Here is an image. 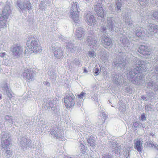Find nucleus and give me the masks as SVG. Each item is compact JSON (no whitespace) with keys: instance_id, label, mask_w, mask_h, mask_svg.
Segmentation results:
<instances>
[{"instance_id":"f257e3e1","label":"nucleus","mask_w":158,"mask_h":158,"mask_svg":"<svg viewBox=\"0 0 158 158\" xmlns=\"http://www.w3.org/2000/svg\"><path fill=\"white\" fill-rule=\"evenodd\" d=\"M127 78L132 83L139 85L143 76L141 73V70L137 66L133 67L127 73Z\"/></svg>"},{"instance_id":"f03ea898","label":"nucleus","mask_w":158,"mask_h":158,"mask_svg":"<svg viewBox=\"0 0 158 158\" xmlns=\"http://www.w3.org/2000/svg\"><path fill=\"white\" fill-rule=\"evenodd\" d=\"M106 27L102 26L100 28V31L103 33H106L108 31H114V28H118L119 25L114 21L113 17H108L107 19Z\"/></svg>"},{"instance_id":"7ed1b4c3","label":"nucleus","mask_w":158,"mask_h":158,"mask_svg":"<svg viewBox=\"0 0 158 158\" xmlns=\"http://www.w3.org/2000/svg\"><path fill=\"white\" fill-rule=\"evenodd\" d=\"M124 53L122 52H119L118 55V57L117 59H114L113 61L114 64L117 67H119L122 69H124L126 67V62L124 59L123 55Z\"/></svg>"},{"instance_id":"20e7f679","label":"nucleus","mask_w":158,"mask_h":158,"mask_svg":"<svg viewBox=\"0 0 158 158\" xmlns=\"http://www.w3.org/2000/svg\"><path fill=\"white\" fill-rule=\"evenodd\" d=\"M76 2H73L70 11L71 17L76 23H78L79 20V13L78 11Z\"/></svg>"},{"instance_id":"39448f33","label":"nucleus","mask_w":158,"mask_h":158,"mask_svg":"<svg viewBox=\"0 0 158 158\" xmlns=\"http://www.w3.org/2000/svg\"><path fill=\"white\" fill-rule=\"evenodd\" d=\"M11 51L14 56L17 58L20 57L23 52V49L19 43L14 44L11 47Z\"/></svg>"},{"instance_id":"423d86ee","label":"nucleus","mask_w":158,"mask_h":158,"mask_svg":"<svg viewBox=\"0 0 158 158\" xmlns=\"http://www.w3.org/2000/svg\"><path fill=\"white\" fill-rule=\"evenodd\" d=\"M19 144L23 150L26 148L27 147L30 148L33 147V144L31 140L25 136L20 137Z\"/></svg>"},{"instance_id":"0eeeda50","label":"nucleus","mask_w":158,"mask_h":158,"mask_svg":"<svg viewBox=\"0 0 158 158\" xmlns=\"http://www.w3.org/2000/svg\"><path fill=\"white\" fill-rule=\"evenodd\" d=\"M102 0H98L95 2L94 6V11L96 13L97 15L101 18H103L104 16V12L102 7Z\"/></svg>"},{"instance_id":"6e6552de","label":"nucleus","mask_w":158,"mask_h":158,"mask_svg":"<svg viewBox=\"0 0 158 158\" xmlns=\"http://www.w3.org/2000/svg\"><path fill=\"white\" fill-rule=\"evenodd\" d=\"M43 106L46 109L51 108L52 110L56 112L57 110V103L56 99L48 102L44 101L43 104Z\"/></svg>"},{"instance_id":"1a4fd4ad","label":"nucleus","mask_w":158,"mask_h":158,"mask_svg":"<svg viewBox=\"0 0 158 158\" xmlns=\"http://www.w3.org/2000/svg\"><path fill=\"white\" fill-rule=\"evenodd\" d=\"M50 132L52 135L58 139H63L64 137L63 132L61 131L60 128L58 127L57 125H55L51 129Z\"/></svg>"},{"instance_id":"9d476101","label":"nucleus","mask_w":158,"mask_h":158,"mask_svg":"<svg viewBox=\"0 0 158 158\" xmlns=\"http://www.w3.org/2000/svg\"><path fill=\"white\" fill-rule=\"evenodd\" d=\"M75 97L72 94H69L64 98V102L66 108L71 107L75 104Z\"/></svg>"},{"instance_id":"9b49d317","label":"nucleus","mask_w":158,"mask_h":158,"mask_svg":"<svg viewBox=\"0 0 158 158\" xmlns=\"http://www.w3.org/2000/svg\"><path fill=\"white\" fill-rule=\"evenodd\" d=\"M17 5L22 12L29 10L31 8V3L28 0H24L23 2H21L20 1H18Z\"/></svg>"},{"instance_id":"f8f14e48","label":"nucleus","mask_w":158,"mask_h":158,"mask_svg":"<svg viewBox=\"0 0 158 158\" xmlns=\"http://www.w3.org/2000/svg\"><path fill=\"white\" fill-rule=\"evenodd\" d=\"M101 42L105 48L112 46L113 42L112 40L108 36L102 35L101 38Z\"/></svg>"},{"instance_id":"ddd939ff","label":"nucleus","mask_w":158,"mask_h":158,"mask_svg":"<svg viewBox=\"0 0 158 158\" xmlns=\"http://www.w3.org/2000/svg\"><path fill=\"white\" fill-rule=\"evenodd\" d=\"M134 59L136 60L135 65L139 68V70H141V73H142L143 71L147 67V61L138 59L136 57Z\"/></svg>"},{"instance_id":"4468645a","label":"nucleus","mask_w":158,"mask_h":158,"mask_svg":"<svg viewBox=\"0 0 158 158\" xmlns=\"http://www.w3.org/2000/svg\"><path fill=\"white\" fill-rule=\"evenodd\" d=\"M34 76V71L31 69H27L25 70L23 73V77L29 81H32Z\"/></svg>"},{"instance_id":"2eb2a0df","label":"nucleus","mask_w":158,"mask_h":158,"mask_svg":"<svg viewBox=\"0 0 158 158\" xmlns=\"http://www.w3.org/2000/svg\"><path fill=\"white\" fill-rule=\"evenodd\" d=\"M110 143L111 145L110 147L112 151L115 154L119 155L121 152V147L118 146V143L115 141H110Z\"/></svg>"},{"instance_id":"dca6fc26","label":"nucleus","mask_w":158,"mask_h":158,"mask_svg":"<svg viewBox=\"0 0 158 158\" xmlns=\"http://www.w3.org/2000/svg\"><path fill=\"white\" fill-rule=\"evenodd\" d=\"M86 42L88 45L94 49H96L98 46V41L91 36L87 37Z\"/></svg>"},{"instance_id":"f3484780","label":"nucleus","mask_w":158,"mask_h":158,"mask_svg":"<svg viewBox=\"0 0 158 158\" xmlns=\"http://www.w3.org/2000/svg\"><path fill=\"white\" fill-rule=\"evenodd\" d=\"M52 50L54 53V55L57 59H60L63 57V52L60 48H55L52 45Z\"/></svg>"},{"instance_id":"a211bd4d","label":"nucleus","mask_w":158,"mask_h":158,"mask_svg":"<svg viewBox=\"0 0 158 158\" xmlns=\"http://www.w3.org/2000/svg\"><path fill=\"white\" fill-rule=\"evenodd\" d=\"M138 51L143 55H149L151 54V52L147 46L142 45L139 46Z\"/></svg>"},{"instance_id":"6ab92c4d","label":"nucleus","mask_w":158,"mask_h":158,"mask_svg":"<svg viewBox=\"0 0 158 158\" xmlns=\"http://www.w3.org/2000/svg\"><path fill=\"white\" fill-rule=\"evenodd\" d=\"M84 28L81 27H79L77 28L75 35L78 39L81 40L84 37Z\"/></svg>"},{"instance_id":"aec40b11","label":"nucleus","mask_w":158,"mask_h":158,"mask_svg":"<svg viewBox=\"0 0 158 158\" xmlns=\"http://www.w3.org/2000/svg\"><path fill=\"white\" fill-rule=\"evenodd\" d=\"M135 35L139 37L142 38L143 37L147 36V30L144 31L143 28L139 27L135 31Z\"/></svg>"},{"instance_id":"412c9836","label":"nucleus","mask_w":158,"mask_h":158,"mask_svg":"<svg viewBox=\"0 0 158 158\" xmlns=\"http://www.w3.org/2000/svg\"><path fill=\"white\" fill-rule=\"evenodd\" d=\"M3 93L4 94L7 95L9 99H10L12 97V93L9 89L7 84H6L4 86L2 87Z\"/></svg>"},{"instance_id":"4be33fe9","label":"nucleus","mask_w":158,"mask_h":158,"mask_svg":"<svg viewBox=\"0 0 158 158\" xmlns=\"http://www.w3.org/2000/svg\"><path fill=\"white\" fill-rule=\"evenodd\" d=\"M113 81L114 83L116 84L117 85H120V81L122 82V80L123 79V76L121 75H117L116 74H113L112 75Z\"/></svg>"},{"instance_id":"5701e85b","label":"nucleus","mask_w":158,"mask_h":158,"mask_svg":"<svg viewBox=\"0 0 158 158\" xmlns=\"http://www.w3.org/2000/svg\"><path fill=\"white\" fill-rule=\"evenodd\" d=\"M32 46L31 50L34 52H40L41 51V47L37 40L36 41H35V42L33 44Z\"/></svg>"},{"instance_id":"b1692460","label":"nucleus","mask_w":158,"mask_h":158,"mask_svg":"<svg viewBox=\"0 0 158 158\" xmlns=\"http://www.w3.org/2000/svg\"><path fill=\"white\" fill-rule=\"evenodd\" d=\"M4 123L8 126L11 127L14 123L13 117L8 115L5 116L4 117Z\"/></svg>"},{"instance_id":"393cba45","label":"nucleus","mask_w":158,"mask_h":158,"mask_svg":"<svg viewBox=\"0 0 158 158\" xmlns=\"http://www.w3.org/2000/svg\"><path fill=\"white\" fill-rule=\"evenodd\" d=\"M100 53L99 56L100 59L105 63L107 62L109 58V53L103 50L101 51Z\"/></svg>"},{"instance_id":"a878e982","label":"nucleus","mask_w":158,"mask_h":158,"mask_svg":"<svg viewBox=\"0 0 158 158\" xmlns=\"http://www.w3.org/2000/svg\"><path fill=\"white\" fill-rule=\"evenodd\" d=\"M124 19L127 28H131L134 26L133 22L131 19L129 14H127L126 15L124 18Z\"/></svg>"},{"instance_id":"bb28decb","label":"nucleus","mask_w":158,"mask_h":158,"mask_svg":"<svg viewBox=\"0 0 158 158\" xmlns=\"http://www.w3.org/2000/svg\"><path fill=\"white\" fill-rule=\"evenodd\" d=\"M120 40L124 47L129 48L130 43L129 40L125 35V34H123V37L121 38Z\"/></svg>"},{"instance_id":"cd10ccee","label":"nucleus","mask_w":158,"mask_h":158,"mask_svg":"<svg viewBox=\"0 0 158 158\" xmlns=\"http://www.w3.org/2000/svg\"><path fill=\"white\" fill-rule=\"evenodd\" d=\"M11 10L9 5H6L2 11V15L8 18V16L11 13Z\"/></svg>"},{"instance_id":"c85d7f7f","label":"nucleus","mask_w":158,"mask_h":158,"mask_svg":"<svg viewBox=\"0 0 158 158\" xmlns=\"http://www.w3.org/2000/svg\"><path fill=\"white\" fill-rule=\"evenodd\" d=\"M155 25L152 23L149 24L147 27V37H151L154 34V27H153Z\"/></svg>"},{"instance_id":"c756f323","label":"nucleus","mask_w":158,"mask_h":158,"mask_svg":"<svg viewBox=\"0 0 158 158\" xmlns=\"http://www.w3.org/2000/svg\"><path fill=\"white\" fill-rule=\"evenodd\" d=\"M51 3V0H41L39 5V7L40 9H45L47 5Z\"/></svg>"},{"instance_id":"7c9ffc66","label":"nucleus","mask_w":158,"mask_h":158,"mask_svg":"<svg viewBox=\"0 0 158 158\" xmlns=\"http://www.w3.org/2000/svg\"><path fill=\"white\" fill-rule=\"evenodd\" d=\"M37 40L34 37H31L28 39L26 42V45L30 49H31L32 47V45Z\"/></svg>"},{"instance_id":"2f4dec72","label":"nucleus","mask_w":158,"mask_h":158,"mask_svg":"<svg viewBox=\"0 0 158 158\" xmlns=\"http://www.w3.org/2000/svg\"><path fill=\"white\" fill-rule=\"evenodd\" d=\"M134 147L139 152H141L142 150V143L139 140L136 141L134 143Z\"/></svg>"},{"instance_id":"473e14b6","label":"nucleus","mask_w":158,"mask_h":158,"mask_svg":"<svg viewBox=\"0 0 158 158\" xmlns=\"http://www.w3.org/2000/svg\"><path fill=\"white\" fill-rule=\"evenodd\" d=\"M10 138L5 140H1V147L3 148H6L10 144Z\"/></svg>"},{"instance_id":"72a5a7b5","label":"nucleus","mask_w":158,"mask_h":158,"mask_svg":"<svg viewBox=\"0 0 158 158\" xmlns=\"http://www.w3.org/2000/svg\"><path fill=\"white\" fill-rule=\"evenodd\" d=\"M86 139L88 144L90 146L92 147H94L95 146L96 144L95 143V140L94 137L93 136H88L87 137V136H86Z\"/></svg>"},{"instance_id":"f704fd0d","label":"nucleus","mask_w":158,"mask_h":158,"mask_svg":"<svg viewBox=\"0 0 158 158\" xmlns=\"http://www.w3.org/2000/svg\"><path fill=\"white\" fill-rule=\"evenodd\" d=\"M48 73L49 75V78L52 81H55L56 78V75L55 73L53 70H50L48 71Z\"/></svg>"},{"instance_id":"c9c22d12","label":"nucleus","mask_w":158,"mask_h":158,"mask_svg":"<svg viewBox=\"0 0 158 158\" xmlns=\"http://www.w3.org/2000/svg\"><path fill=\"white\" fill-rule=\"evenodd\" d=\"M8 18L2 15L0 17V27H3L6 26V20Z\"/></svg>"},{"instance_id":"e433bc0d","label":"nucleus","mask_w":158,"mask_h":158,"mask_svg":"<svg viewBox=\"0 0 158 158\" xmlns=\"http://www.w3.org/2000/svg\"><path fill=\"white\" fill-rule=\"evenodd\" d=\"M90 17V18H89L88 20H86L85 21L88 25L90 26H91L92 24H95L96 20L93 15L91 16Z\"/></svg>"},{"instance_id":"4c0bfd02","label":"nucleus","mask_w":158,"mask_h":158,"mask_svg":"<svg viewBox=\"0 0 158 158\" xmlns=\"http://www.w3.org/2000/svg\"><path fill=\"white\" fill-rule=\"evenodd\" d=\"M66 44V48L68 49V50L69 51L72 52L74 51L73 49L74 45L71 42H69L67 43V42H65Z\"/></svg>"},{"instance_id":"58836bf2","label":"nucleus","mask_w":158,"mask_h":158,"mask_svg":"<svg viewBox=\"0 0 158 158\" xmlns=\"http://www.w3.org/2000/svg\"><path fill=\"white\" fill-rule=\"evenodd\" d=\"M24 122V126L27 127H31L33 124V122L28 118L25 119Z\"/></svg>"},{"instance_id":"ea45409f","label":"nucleus","mask_w":158,"mask_h":158,"mask_svg":"<svg viewBox=\"0 0 158 158\" xmlns=\"http://www.w3.org/2000/svg\"><path fill=\"white\" fill-rule=\"evenodd\" d=\"M122 4L121 2L119 1H117L115 4V11L118 12L119 11L120 8L122 6Z\"/></svg>"},{"instance_id":"a19ab883","label":"nucleus","mask_w":158,"mask_h":158,"mask_svg":"<svg viewBox=\"0 0 158 158\" xmlns=\"http://www.w3.org/2000/svg\"><path fill=\"white\" fill-rule=\"evenodd\" d=\"M92 13L90 11H86L84 14V19L85 21L86 20H88L89 18H90V16H92Z\"/></svg>"},{"instance_id":"79ce46f5","label":"nucleus","mask_w":158,"mask_h":158,"mask_svg":"<svg viewBox=\"0 0 158 158\" xmlns=\"http://www.w3.org/2000/svg\"><path fill=\"white\" fill-rule=\"evenodd\" d=\"M2 137L1 140H5L9 138V134L6 132H3L2 133Z\"/></svg>"},{"instance_id":"37998d69","label":"nucleus","mask_w":158,"mask_h":158,"mask_svg":"<svg viewBox=\"0 0 158 158\" xmlns=\"http://www.w3.org/2000/svg\"><path fill=\"white\" fill-rule=\"evenodd\" d=\"M80 143V145L79 147L80 148V149L81 151L82 152H85V144L83 141L82 142H81Z\"/></svg>"},{"instance_id":"c03bdc74","label":"nucleus","mask_w":158,"mask_h":158,"mask_svg":"<svg viewBox=\"0 0 158 158\" xmlns=\"http://www.w3.org/2000/svg\"><path fill=\"white\" fill-rule=\"evenodd\" d=\"M81 64V63L79 61V60L78 59H75L73 61L71 62V63H70V65L71 64L72 65H80Z\"/></svg>"},{"instance_id":"a18cd8bd","label":"nucleus","mask_w":158,"mask_h":158,"mask_svg":"<svg viewBox=\"0 0 158 158\" xmlns=\"http://www.w3.org/2000/svg\"><path fill=\"white\" fill-rule=\"evenodd\" d=\"M155 85V83H153L152 81H150L146 83V86L148 88H151L153 86H154Z\"/></svg>"},{"instance_id":"49530a36","label":"nucleus","mask_w":158,"mask_h":158,"mask_svg":"<svg viewBox=\"0 0 158 158\" xmlns=\"http://www.w3.org/2000/svg\"><path fill=\"white\" fill-rule=\"evenodd\" d=\"M5 155L7 158L10 157L12 155L11 151L10 150H6L5 152Z\"/></svg>"},{"instance_id":"de8ad7c7","label":"nucleus","mask_w":158,"mask_h":158,"mask_svg":"<svg viewBox=\"0 0 158 158\" xmlns=\"http://www.w3.org/2000/svg\"><path fill=\"white\" fill-rule=\"evenodd\" d=\"M152 15L153 18L157 20L158 21V10H155L153 12Z\"/></svg>"},{"instance_id":"09e8293b","label":"nucleus","mask_w":158,"mask_h":158,"mask_svg":"<svg viewBox=\"0 0 158 158\" xmlns=\"http://www.w3.org/2000/svg\"><path fill=\"white\" fill-rule=\"evenodd\" d=\"M125 106L124 104L121 102L119 104L118 109L119 110H121L123 111L124 109H125Z\"/></svg>"},{"instance_id":"8fccbe9b","label":"nucleus","mask_w":158,"mask_h":158,"mask_svg":"<svg viewBox=\"0 0 158 158\" xmlns=\"http://www.w3.org/2000/svg\"><path fill=\"white\" fill-rule=\"evenodd\" d=\"M88 56L90 57L94 58L96 56L94 54V51H89L88 54Z\"/></svg>"},{"instance_id":"3c124183","label":"nucleus","mask_w":158,"mask_h":158,"mask_svg":"<svg viewBox=\"0 0 158 158\" xmlns=\"http://www.w3.org/2000/svg\"><path fill=\"white\" fill-rule=\"evenodd\" d=\"M93 72L95 76L98 75L99 73V69L95 66Z\"/></svg>"},{"instance_id":"603ef678","label":"nucleus","mask_w":158,"mask_h":158,"mask_svg":"<svg viewBox=\"0 0 158 158\" xmlns=\"http://www.w3.org/2000/svg\"><path fill=\"white\" fill-rule=\"evenodd\" d=\"M145 110L147 111H152V107L151 105H146L145 107Z\"/></svg>"},{"instance_id":"864d4df0","label":"nucleus","mask_w":158,"mask_h":158,"mask_svg":"<svg viewBox=\"0 0 158 158\" xmlns=\"http://www.w3.org/2000/svg\"><path fill=\"white\" fill-rule=\"evenodd\" d=\"M139 2L142 6H144L148 3L147 0H139Z\"/></svg>"},{"instance_id":"5fc2aeb1","label":"nucleus","mask_w":158,"mask_h":158,"mask_svg":"<svg viewBox=\"0 0 158 158\" xmlns=\"http://www.w3.org/2000/svg\"><path fill=\"white\" fill-rule=\"evenodd\" d=\"M133 125L134 127L137 128L139 127V125L141 126L142 125V124L140 123L138 121L134 122L133 123Z\"/></svg>"},{"instance_id":"6e6d98bb","label":"nucleus","mask_w":158,"mask_h":158,"mask_svg":"<svg viewBox=\"0 0 158 158\" xmlns=\"http://www.w3.org/2000/svg\"><path fill=\"white\" fill-rule=\"evenodd\" d=\"M102 158H113V157L110 154L108 153L103 155Z\"/></svg>"},{"instance_id":"4d7b16f0","label":"nucleus","mask_w":158,"mask_h":158,"mask_svg":"<svg viewBox=\"0 0 158 158\" xmlns=\"http://www.w3.org/2000/svg\"><path fill=\"white\" fill-rule=\"evenodd\" d=\"M41 123H42V126L43 127L44 129H45V130H48L49 128V126L47 125H45V124H43V122L42 121L41 122Z\"/></svg>"},{"instance_id":"13d9d810","label":"nucleus","mask_w":158,"mask_h":158,"mask_svg":"<svg viewBox=\"0 0 158 158\" xmlns=\"http://www.w3.org/2000/svg\"><path fill=\"white\" fill-rule=\"evenodd\" d=\"M151 78H152V79H154L156 81H158V74L155 73V74L153 75Z\"/></svg>"},{"instance_id":"bf43d9fd","label":"nucleus","mask_w":158,"mask_h":158,"mask_svg":"<svg viewBox=\"0 0 158 158\" xmlns=\"http://www.w3.org/2000/svg\"><path fill=\"white\" fill-rule=\"evenodd\" d=\"M86 94L85 93L83 92H81L80 94L78 95V98L80 99H82L84 96Z\"/></svg>"},{"instance_id":"052dcab7","label":"nucleus","mask_w":158,"mask_h":158,"mask_svg":"<svg viewBox=\"0 0 158 158\" xmlns=\"http://www.w3.org/2000/svg\"><path fill=\"white\" fill-rule=\"evenodd\" d=\"M131 90V89L129 87H126L125 89V91L127 93H130Z\"/></svg>"},{"instance_id":"680f3d73","label":"nucleus","mask_w":158,"mask_h":158,"mask_svg":"<svg viewBox=\"0 0 158 158\" xmlns=\"http://www.w3.org/2000/svg\"><path fill=\"white\" fill-rule=\"evenodd\" d=\"M123 155L126 158H128L129 155V151L127 150L125 151L123 153Z\"/></svg>"},{"instance_id":"e2e57ef3","label":"nucleus","mask_w":158,"mask_h":158,"mask_svg":"<svg viewBox=\"0 0 158 158\" xmlns=\"http://www.w3.org/2000/svg\"><path fill=\"white\" fill-rule=\"evenodd\" d=\"M140 120L143 121H144L146 120V117L145 116L144 114H142L140 116Z\"/></svg>"},{"instance_id":"0e129e2a","label":"nucleus","mask_w":158,"mask_h":158,"mask_svg":"<svg viewBox=\"0 0 158 158\" xmlns=\"http://www.w3.org/2000/svg\"><path fill=\"white\" fill-rule=\"evenodd\" d=\"M153 27H154V33H158V26L155 24V26H154Z\"/></svg>"},{"instance_id":"69168bd1","label":"nucleus","mask_w":158,"mask_h":158,"mask_svg":"<svg viewBox=\"0 0 158 158\" xmlns=\"http://www.w3.org/2000/svg\"><path fill=\"white\" fill-rule=\"evenodd\" d=\"M105 120H103L102 119V118H99L98 119V125H101L102 123H104V122H105Z\"/></svg>"},{"instance_id":"338daca9","label":"nucleus","mask_w":158,"mask_h":158,"mask_svg":"<svg viewBox=\"0 0 158 158\" xmlns=\"http://www.w3.org/2000/svg\"><path fill=\"white\" fill-rule=\"evenodd\" d=\"M91 97L96 102H98V99L97 96L95 95H94L93 96H92Z\"/></svg>"},{"instance_id":"774afa93","label":"nucleus","mask_w":158,"mask_h":158,"mask_svg":"<svg viewBox=\"0 0 158 158\" xmlns=\"http://www.w3.org/2000/svg\"><path fill=\"white\" fill-rule=\"evenodd\" d=\"M152 68L156 72H158V65H154Z\"/></svg>"}]
</instances>
